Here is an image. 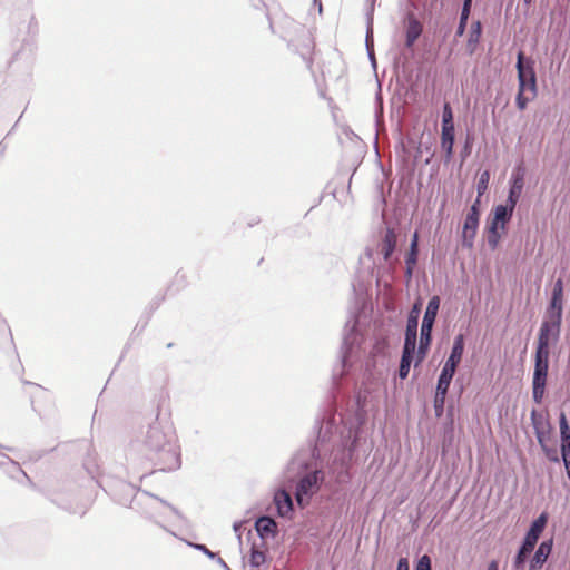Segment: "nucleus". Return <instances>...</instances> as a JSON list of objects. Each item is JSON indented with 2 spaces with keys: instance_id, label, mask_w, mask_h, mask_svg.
Wrapping results in <instances>:
<instances>
[{
  "instance_id": "nucleus-34",
  "label": "nucleus",
  "mask_w": 570,
  "mask_h": 570,
  "mask_svg": "<svg viewBox=\"0 0 570 570\" xmlns=\"http://www.w3.org/2000/svg\"><path fill=\"white\" fill-rule=\"evenodd\" d=\"M442 127H454L453 112L449 102H444L443 105Z\"/></svg>"
},
{
  "instance_id": "nucleus-35",
  "label": "nucleus",
  "mask_w": 570,
  "mask_h": 570,
  "mask_svg": "<svg viewBox=\"0 0 570 570\" xmlns=\"http://www.w3.org/2000/svg\"><path fill=\"white\" fill-rule=\"evenodd\" d=\"M365 45H366V51L368 55V59L371 60L373 67H375L376 61H375V55H374V49H373V36H372L371 27H367Z\"/></svg>"
},
{
  "instance_id": "nucleus-11",
  "label": "nucleus",
  "mask_w": 570,
  "mask_h": 570,
  "mask_svg": "<svg viewBox=\"0 0 570 570\" xmlns=\"http://www.w3.org/2000/svg\"><path fill=\"white\" fill-rule=\"evenodd\" d=\"M561 325L562 321L543 317L538 333V342L547 343L549 345L556 344L560 338Z\"/></svg>"
},
{
  "instance_id": "nucleus-53",
  "label": "nucleus",
  "mask_w": 570,
  "mask_h": 570,
  "mask_svg": "<svg viewBox=\"0 0 570 570\" xmlns=\"http://www.w3.org/2000/svg\"><path fill=\"white\" fill-rule=\"evenodd\" d=\"M532 1L533 0H523L524 4H527V6L531 4Z\"/></svg>"
},
{
  "instance_id": "nucleus-32",
  "label": "nucleus",
  "mask_w": 570,
  "mask_h": 570,
  "mask_svg": "<svg viewBox=\"0 0 570 570\" xmlns=\"http://www.w3.org/2000/svg\"><path fill=\"white\" fill-rule=\"evenodd\" d=\"M445 397H446V394L435 392L433 406H434V412H435L436 417H441L443 415Z\"/></svg>"
},
{
  "instance_id": "nucleus-48",
  "label": "nucleus",
  "mask_w": 570,
  "mask_h": 570,
  "mask_svg": "<svg viewBox=\"0 0 570 570\" xmlns=\"http://www.w3.org/2000/svg\"><path fill=\"white\" fill-rule=\"evenodd\" d=\"M396 570H410V563L407 558L399 559Z\"/></svg>"
},
{
  "instance_id": "nucleus-47",
  "label": "nucleus",
  "mask_w": 570,
  "mask_h": 570,
  "mask_svg": "<svg viewBox=\"0 0 570 570\" xmlns=\"http://www.w3.org/2000/svg\"><path fill=\"white\" fill-rule=\"evenodd\" d=\"M417 262V254L407 253L405 257V265L415 266Z\"/></svg>"
},
{
  "instance_id": "nucleus-51",
  "label": "nucleus",
  "mask_w": 570,
  "mask_h": 570,
  "mask_svg": "<svg viewBox=\"0 0 570 570\" xmlns=\"http://www.w3.org/2000/svg\"><path fill=\"white\" fill-rule=\"evenodd\" d=\"M487 570H499V562L497 560L490 561Z\"/></svg>"
},
{
  "instance_id": "nucleus-24",
  "label": "nucleus",
  "mask_w": 570,
  "mask_h": 570,
  "mask_svg": "<svg viewBox=\"0 0 570 570\" xmlns=\"http://www.w3.org/2000/svg\"><path fill=\"white\" fill-rule=\"evenodd\" d=\"M464 345H465L464 335L460 333L453 340V345H452V348H451L448 360L460 364L461 360H462L463 352H464Z\"/></svg>"
},
{
  "instance_id": "nucleus-18",
  "label": "nucleus",
  "mask_w": 570,
  "mask_h": 570,
  "mask_svg": "<svg viewBox=\"0 0 570 570\" xmlns=\"http://www.w3.org/2000/svg\"><path fill=\"white\" fill-rule=\"evenodd\" d=\"M553 547V540H544L537 548L532 559L530 560L529 570H540L547 562Z\"/></svg>"
},
{
  "instance_id": "nucleus-50",
  "label": "nucleus",
  "mask_w": 570,
  "mask_h": 570,
  "mask_svg": "<svg viewBox=\"0 0 570 570\" xmlns=\"http://www.w3.org/2000/svg\"><path fill=\"white\" fill-rule=\"evenodd\" d=\"M224 570H232L228 564L217 554V558L214 559Z\"/></svg>"
},
{
  "instance_id": "nucleus-25",
  "label": "nucleus",
  "mask_w": 570,
  "mask_h": 570,
  "mask_svg": "<svg viewBox=\"0 0 570 570\" xmlns=\"http://www.w3.org/2000/svg\"><path fill=\"white\" fill-rule=\"evenodd\" d=\"M266 562V553L258 549V547L253 543L250 547V556H249V564L252 568H258L263 563Z\"/></svg>"
},
{
  "instance_id": "nucleus-14",
  "label": "nucleus",
  "mask_w": 570,
  "mask_h": 570,
  "mask_svg": "<svg viewBox=\"0 0 570 570\" xmlns=\"http://www.w3.org/2000/svg\"><path fill=\"white\" fill-rule=\"evenodd\" d=\"M416 352L417 350L415 343L404 341L397 371L399 377L401 380H405L409 376L411 364Z\"/></svg>"
},
{
  "instance_id": "nucleus-42",
  "label": "nucleus",
  "mask_w": 570,
  "mask_h": 570,
  "mask_svg": "<svg viewBox=\"0 0 570 570\" xmlns=\"http://www.w3.org/2000/svg\"><path fill=\"white\" fill-rule=\"evenodd\" d=\"M148 495H149L150 498H153L154 500L159 501L164 507H166L167 509H169V510H170V511H171V512H173V513H174L178 519H183V518H184V517H183V514H181V513H180V512H179L175 507H173V505H170L169 503H167L166 501H164V500H161V499L157 498L156 495H153V494H149V493H148Z\"/></svg>"
},
{
  "instance_id": "nucleus-21",
  "label": "nucleus",
  "mask_w": 570,
  "mask_h": 570,
  "mask_svg": "<svg viewBox=\"0 0 570 570\" xmlns=\"http://www.w3.org/2000/svg\"><path fill=\"white\" fill-rule=\"evenodd\" d=\"M482 30L483 28L480 20L472 22L466 41V51L469 55H473L476 51L478 45L480 43L482 37Z\"/></svg>"
},
{
  "instance_id": "nucleus-39",
  "label": "nucleus",
  "mask_w": 570,
  "mask_h": 570,
  "mask_svg": "<svg viewBox=\"0 0 570 570\" xmlns=\"http://www.w3.org/2000/svg\"><path fill=\"white\" fill-rule=\"evenodd\" d=\"M459 365H460L459 363L446 360L441 370V373L453 377Z\"/></svg>"
},
{
  "instance_id": "nucleus-10",
  "label": "nucleus",
  "mask_w": 570,
  "mask_h": 570,
  "mask_svg": "<svg viewBox=\"0 0 570 570\" xmlns=\"http://www.w3.org/2000/svg\"><path fill=\"white\" fill-rule=\"evenodd\" d=\"M559 428H560V454L561 460L564 464L567 476L570 480V426L567 420V416L563 412L560 413L559 416Z\"/></svg>"
},
{
  "instance_id": "nucleus-3",
  "label": "nucleus",
  "mask_w": 570,
  "mask_h": 570,
  "mask_svg": "<svg viewBox=\"0 0 570 570\" xmlns=\"http://www.w3.org/2000/svg\"><path fill=\"white\" fill-rule=\"evenodd\" d=\"M288 481L297 479L295 485V500L298 507L306 508L312 498L321 490L325 480L322 468L313 463L306 452L295 454L286 466Z\"/></svg>"
},
{
  "instance_id": "nucleus-31",
  "label": "nucleus",
  "mask_w": 570,
  "mask_h": 570,
  "mask_svg": "<svg viewBox=\"0 0 570 570\" xmlns=\"http://www.w3.org/2000/svg\"><path fill=\"white\" fill-rule=\"evenodd\" d=\"M551 345L537 341V347L534 353L535 360L549 361Z\"/></svg>"
},
{
  "instance_id": "nucleus-8",
  "label": "nucleus",
  "mask_w": 570,
  "mask_h": 570,
  "mask_svg": "<svg viewBox=\"0 0 570 570\" xmlns=\"http://www.w3.org/2000/svg\"><path fill=\"white\" fill-rule=\"evenodd\" d=\"M549 371V361L535 360L532 375V399L537 404H541L547 385Z\"/></svg>"
},
{
  "instance_id": "nucleus-1",
  "label": "nucleus",
  "mask_w": 570,
  "mask_h": 570,
  "mask_svg": "<svg viewBox=\"0 0 570 570\" xmlns=\"http://www.w3.org/2000/svg\"><path fill=\"white\" fill-rule=\"evenodd\" d=\"M317 439L312 450L315 460L322 459L328 451L334 452L327 468L334 481L345 484L351 480L350 462L356 450L360 428L346 423L341 414L328 409L316 422Z\"/></svg>"
},
{
  "instance_id": "nucleus-20",
  "label": "nucleus",
  "mask_w": 570,
  "mask_h": 570,
  "mask_svg": "<svg viewBox=\"0 0 570 570\" xmlns=\"http://www.w3.org/2000/svg\"><path fill=\"white\" fill-rule=\"evenodd\" d=\"M423 31L421 22L413 16H407V24L405 31V46L411 48Z\"/></svg>"
},
{
  "instance_id": "nucleus-46",
  "label": "nucleus",
  "mask_w": 570,
  "mask_h": 570,
  "mask_svg": "<svg viewBox=\"0 0 570 570\" xmlns=\"http://www.w3.org/2000/svg\"><path fill=\"white\" fill-rule=\"evenodd\" d=\"M444 151V163L449 164L453 158V146L450 147H441Z\"/></svg>"
},
{
  "instance_id": "nucleus-52",
  "label": "nucleus",
  "mask_w": 570,
  "mask_h": 570,
  "mask_svg": "<svg viewBox=\"0 0 570 570\" xmlns=\"http://www.w3.org/2000/svg\"><path fill=\"white\" fill-rule=\"evenodd\" d=\"M413 268H414V266L406 265V268H405V277H406L407 279H411V278H412V275H413Z\"/></svg>"
},
{
  "instance_id": "nucleus-26",
  "label": "nucleus",
  "mask_w": 570,
  "mask_h": 570,
  "mask_svg": "<svg viewBox=\"0 0 570 570\" xmlns=\"http://www.w3.org/2000/svg\"><path fill=\"white\" fill-rule=\"evenodd\" d=\"M499 229H501V228L498 226H494V224H489V226L487 227V230H488L487 242H488L489 247L492 250H494L498 247L499 242L501 239V234H500Z\"/></svg>"
},
{
  "instance_id": "nucleus-17",
  "label": "nucleus",
  "mask_w": 570,
  "mask_h": 570,
  "mask_svg": "<svg viewBox=\"0 0 570 570\" xmlns=\"http://www.w3.org/2000/svg\"><path fill=\"white\" fill-rule=\"evenodd\" d=\"M255 530L258 537L264 541L277 535V523L269 515H261L255 521Z\"/></svg>"
},
{
  "instance_id": "nucleus-41",
  "label": "nucleus",
  "mask_w": 570,
  "mask_h": 570,
  "mask_svg": "<svg viewBox=\"0 0 570 570\" xmlns=\"http://www.w3.org/2000/svg\"><path fill=\"white\" fill-rule=\"evenodd\" d=\"M524 92L525 91H520V89H518V94L515 97V104L520 110H524L530 100L528 97L524 96Z\"/></svg>"
},
{
  "instance_id": "nucleus-4",
  "label": "nucleus",
  "mask_w": 570,
  "mask_h": 570,
  "mask_svg": "<svg viewBox=\"0 0 570 570\" xmlns=\"http://www.w3.org/2000/svg\"><path fill=\"white\" fill-rule=\"evenodd\" d=\"M357 324L358 320L355 315H352L345 324L341 347V366L340 370L334 371V381H336L337 375L342 376L346 373L357 357L363 341L361 333L357 331ZM335 385L340 389V382H335Z\"/></svg>"
},
{
  "instance_id": "nucleus-15",
  "label": "nucleus",
  "mask_w": 570,
  "mask_h": 570,
  "mask_svg": "<svg viewBox=\"0 0 570 570\" xmlns=\"http://www.w3.org/2000/svg\"><path fill=\"white\" fill-rule=\"evenodd\" d=\"M274 504L276 507V511L278 517L281 518H287L291 517V514L294 511V503L292 495L288 491L284 489H279L274 493Z\"/></svg>"
},
{
  "instance_id": "nucleus-12",
  "label": "nucleus",
  "mask_w": 570,
  "mask_h": 570,
  "mask_svg": "<svg viewBox=\"0 0 570 570\" xmlns=\"http://www.w3.org/2000/svg\"><path fill=\"white\" fill-rule=\"evenodd\" d=\"M480 224V216L466 214L463 223L461 243L464 248L472 249L474 246V238Z\"/></svg>"
},
{
  "instance_id": "nucleus-13",
  "label": "nucleus",
  "mask_w": 570,
  "mask_h": 570,
  "mask_svg": "<svg viewBox=\"0 0 570 570\" xmlns=\"http://www.w3.org/2000/svg\"><path fill=\"white\" fill-rule=\"evenodd\" d=\"M420 313H421V303L416 302L413 304V306L407 315L405 334H404L405 342H412V343L416 344Z\"/></svg>"
},
{
  "instance_id": "nucleus-45",
  "label": "nucleus",
  "mask_w": 570,
  "mask_h": 570,
  "mask_svg": "<svg viewBox=\"0 0 570 570\" xmlns=\"http://www.w3.org/2000/svg\"><path fill=\"white\" fill-rule=\"evenodd\" d=\"M407 253H413V254L419 255V235H417V233H414V235L411 239L410 249Z\"/></svg>"
},
{
  "instance_id": "nucleus-6",
  "label": "nucleus",
  "mask_w": 570,
  "mask_h": 570,
  "mask_svg": "<svg viewBox=\"0 0 570 570\" xmlns=\"http://www.w3.org/2000/svg\"><path fill=\"white\" fill-rule=\"evenodd\" d=\"M547 522H548V515L544 512L541 513L537 519H534L531 522V524L521 542V546L513 559V568L515 570L522 568L523 564L525 563L528 557L535 548L538 540L547 525Z\"/></svg>"
},
{
  "instance_id": "nucleus-44",
  "label": "nucleus",
  "mask_w": 570,
  "mask_h": 570,
  "mask_svg": "<svg viewBox=\"0 0 570 570\" xmlns=\"http://www.w3.org/2000/svg\"><path fill=\"white\" fill-rule=\"evenodd\" d=\"M480 207H481V197L478 196L476 199L471 205L468 214H473L474 216H480L481 215Z\"/></svg>"
},
{
  "instance_id": "nucleus-27",
  "label": "nucleus",
  "mask_w": 570,
  "mask_h": 570,
  "mask_svg": "<svg viewBox=\"0 0 570 570\" xmlns=\"http://www.w3.org/2000/svg\"><path fill=\"white\" fill-rule=\"evenodd\" d=\"M455 142V127L441 128V147L454 146Z\"/></svg>"
},
{
  "instance_id": "nucleus-2",
  "label": "nucleus",
  "mask_w": 570,
  "mask_h": 570,
  "mask_svg": "<svg viewBox=\"0 0 570 570\" xmlns=\"http://www.w3.org/2000/svg\"><path fill=\"white\" fill-rule=\"evenodd\" d=\"M128 460L149 463L159 471H176L181 465V452L174 425L157 415L130 443Z\"/></svg>"
},
{
  "instance_id": "nucleus-16",
  "label": "nucleus",
  "mask_w": 570,
  "mask_h": 570,
  "mask_svg": "<svg viewBox=\"0 0 570 570\" xmlns=\"http://www.w3.org/2000/svg\"><path fill=\"white\" fill-rule=\"evenodd\" d=\"M524 186V175L521 169L513 171L510 179V187L507 202L509 205L515 207Z\"/></svg>"
},
{
  "instance_id": "nucleus-22",
  "label": "nucleus",
  "mask_w": 570,
  "mask_h": 570,
  "mask_svg": "<svg viewBox=\"0 0 570 570\" xmlns=\"http://www.w3.org/2000/svg\"><path fill=\"white\" fill-rule=\"evenodd\" d=\"M396 247V234L387 228L381 243V253L384 261H389Z\"/></svg>"
},
{
  "instance_id": "nucleus-23",
  "label": "nucleus",
  "mask_w": 570,
  "mask_h": 570,
  "mask_svg": "<svg viewBox=\"0 0 570 570\" xmlns=\"http://www.w3.org/2000/svg\"><path fill=\"white\" fill-rule=\"evenodd\" d=\"M473 0H463L459 24L455 31V37H462L466 30L468 20L471 13Z\"/></svg>"
},
{
  "instance_id": "nucleus-37",
  "label": "nucleus",
  "mask_w": 570,
  "mask_h": 570,
  "mask_svg": "<svg viewBox=\"0 0 570 570\" xmlns=\"http://www.w3.org/2000/svg\"><path fill=\"white\" fill-rule=\"evenodd\" d=\"M414 570H432V561L428 554L421 556L414 567Z\"/></svg>"
},
{
  "instance_id": "nucleus-28",
  "label": "nucleus",
  "mask_w": 570,
  "mask_h": 570,
  "mask_svg": "<svg viewBox=\"0 0 570 570\" xmlns=\"http://www.w3.org/2000/svg\"><path fill=\"white\" fill-rule=\"evenodd\" d=\"M532 426L535 430H540L542 428H548V430H551V425L546 417L539 413L537 410H532L530 414Z\"/></svg>"
},
{
  "instance_id": "nucleus-5",
  "label": "nucleus",
  "mask_w": 570,
  "mask_h": 570,
  "mask_svg": "<svg viewBox=\"0 0 570 570\" xmlns=\"http://www.w3.org/2000/svg\"><path fill=\"white\" fill-rule=\"evenodd\" d=\"M440 297L434 295L430 298L428 306L425 308L422 324H421V331H420V342L416 347V362L415 366L421 364L423 360L426 357V354L430 350L431 343H432V331L433 325L435 323L438 312L440 308Z\"/></svg>"
},
{
  "instance_id": "nucleus-49",
  "label": "nucleus",
  "mask_w": 570,
  "mask_h": 570,
  "mask_svg": "<svg viewBox=\"0 0 570 570\" xmlns=\"http://www.w3.org/2000/svg\"><path fill=\"white\" fill-rule=\"evenodd\" d=\"M243 524H244L243 521H237V522H234V524H233V530L237 534V538L239 540L242 539L240 529H242Z\"/></svg>"
},
{
  "instance_id": "nucleus-19",
  "label": "nucleus",
  "mask_w": 570,
  "mask_h": 570,
  "mask_svg": "<svg viewBox=\"0 0 570 570\" xmlns=\"http://www.w3.org/2000/svg\"><path fill=\"white\" fill-rule=\"evenodd\" d=\"M515 207L505 204L497 205L493 208V217L489 224H494V226L500 227L502 230L505 229V225L511 220Z\"/></svg>"
},
{
  "instance_id": "nucleus-30",
  "label": "nucleus",
  "mask_w": 570,
  "mask_h": 570,
  "mask_svg": "<svg viewBox=\"0 0 570 570\" xmlns=\"http://www.w3.org/2000/svg\"><path fill=\"white\" fill-rule=\"evenodd\" d=\"M490 181V173L489 170H484L479 175L478 183H476V191L479 194V197H482L485 191L488 190Z\"/></svg>"
},
{
  "instance_id": "nucleus-29",
  "label": "nucleus",
  "mask_w": 570,
  "mask_h": 570,
  "mask_svg": "<svg viewBox=\"0 0 570 570\" xmlns=\"http://www.w3.org/2000/svg\"><path fill=\"white\" fill-rule=\"evenodd\" d=\"M301 31L305 38V45L303 50L299 51L301 57L303 60L307 63L308 68H311L312 59H311V52H312V41L309 36L307 35L306 30L304 28H301Z\"/></svg>"
},
{
  "instance_id": "nucleus-33",
  "label": "nucleus",
  "mask_w": 570,
  "mask_h": 570,
  "mask_svg": "<svg viewBox=\"0 0 570 570\" xmlns=\"http://www.w3.org/2000/svg\"><path fill=\"white\" fill-rule=\"evenodd\" d=\"M452 379L453 377L440 373V375L438 377L435 392L448 394Z\"/></svg>"
},
{
  "instance_id": "nucleus-38",
  "label": "nucleus",
  "mask_w": 570,
  "mask_h": 570,
  "mask_svg": "<svg viewBox=\"0 0 570 570\" xmlns=\"http://www.w3.org/2000/svg\"><path fill=\"white\" fill-rule=\"evenodd\" d=\"M550 431L551 430H548V428H542L540 430H535L534 431V434H535V438L538 440V443L540 445V448H542L543 445L548 444L547 441L550 436Z\"/></svg>"
},
{
  "instance_id": "nucleus-9",
  "label": "nucleus",
  "mask_w": 570,
  "mask_h": 570,
  "mask_svg": "<svg viewBox=\"0 0 570 570\" xmlns=\"http://www.w3.org/2000/svg\"><path fill=\"white\" fill-rule=\"evenodd\" d=\"M563 315V281L558 278L552 288L551 298L547 306L544 317L562 321Z\"/></svg>"
},
{
  "instance_id": "nucleus-36",
  "label": "nucleus",
  "mask_w": 570,
  "mask_h": 570,
  "mask_svg": "<svg viewBox=\"0 0 570 570\" xmlns=\"http://www.w3.org/2000/svg\"><path fill=\"white\" fill-rule=\"evenodd\" d=\"M541 450L550 462H560V456L556 446H549L548 444H546L541 448Z\"/></svg>"
},
{
  "instance_id": "nucleus-7",
  "label": "nucleus",
  "mask_w": 570,
  "mask_h": 570,
  "mask_svg": "<svg viewBox=\"0 0 570 570\" xmlns=\"http://www.w3.org/2000/svg\"><path fill=\"white\" fill-rule=\"evenodd\" d=\"M518 82L520 91L529 90L531 98L537 96V75L534 70V61L531 58H525L522 51H519L517 57Z\"/></svg>"
},
{
  "instance_id": "nucleus-40",
  "label": "nucleus",
  "mask_w": 570,
  "mask_h": 570,
  "mask_svg": "<svg viewBox=\"0 0 570 570\" xmlns=\"http://www.w3.org/2000/svg\"><path fill=\"white\" fill-rule=\"evenodd\" d=\"M188 546L193 547L194 549L203 552L205 556H207L209 559L214 560L215 558H217V553L216 552H213L210 551L205 544H202V543H191V542H188Z\"/></svg>"
},
{
  "instance_id": "nucleus-43",
  "label": "nucleus",
  "mask_w": 570,
  "mask_h": 570,
  "mask_svg": "<svg viewBox=\"0 0 570 570\" xmlns=\"http://www.w3.org/2000/svg\"><path fill=\"white\" fill-rule=\"evenodd\" d=\"M472 148V139L468 136L464 146L461 150V158L464 160L470 154Z\"/></svg>"
}]
</instances>
